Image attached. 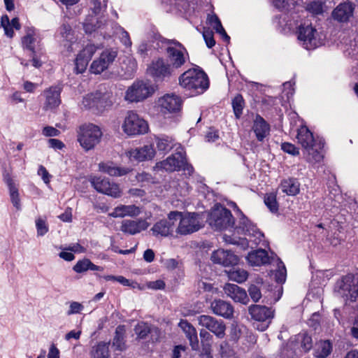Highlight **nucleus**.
Instances as JSON below:
<instances>
[{
  "label": "nucleus",
  "instance_id": "1",
  "mask_svg": "<svg viewBox=\"0 0 358 358\" xmlns=\"http://www.w3.org/2000/svg\"><path fill=\"white\" fill-rule=\"evenodd\" d=\"M106 9V0H92L90 10L95 16L89 15L83 22V29L87 34H99L103 38L110 37L114 34L113 31V22H107L105 19L97 17L96 15L102 13Z\"/></svg>",
  "mask_w": 358,
  "mask_h": 358
},
{
  "label": "nucleus",
  "instance_id": "2",
  "mask_svg": "<svg viewBox=\"0 0 358 358\" xmlns=\"http://www.w3.org/2000/svg\"><path fill=\"white\" fill-rule=\"evenodd\" d=\"M296 14H283L280 17V23L289 31L298 28L297 38L301 45L306 50H313L319 45V41L316 37L317 30L311 24H299Z\"/></svg>",
  "mask_w": 358,
  "mask_h": 358
},
{
  "label": "nucleus",
  "instance_id": "3",
  "mask_svg": "<svg viewBox=\"0 0 358 358\" xmlns=\"http://www.w3.org/2000/svg\"><path fill=\"white\" fill-rule=\"evenodd\" d=\"M180 87L189 91L192 95L203 94L209 87L207 74L199 66L189 69L178 78Z\"/></svg>",
  "mask_w": 358,
  "mask_h": 358
},
{
  "label": "nucleus",
  "instance_id": "4",
  "mask_svg": "<svg viewBox=\"0 0 358 358\" xmlns=\"http://www.w3.org/2000/svg\"><path fill=\"white\" fill-rule=\"evenodd\" d=\"M296 138L299 144L301 145L306 152V160L312 164L320 163L323 159L321 150L324 143L315 139L313 133L306 126L298 129Z\"/></svg>",
  "mask_w": 358,
  "mask_h": 358
},
{
  "label": "nucleus",
  "instance_id": "5",
  "mask_svg": "<svg viewBox=\"0 0 358 358\" xmlns=\"http://www.w3.org/2000/svg\"><path fill=\"white\" fill-rule=\"evenodd\" d=\"M112 93L105 84L99 86V88L92 93L85 96L82 101V106L86 109H92L102 111L112 104Z\"/></svg>",
  "mask_w": 358,
  "mask_h": 358
},
{
  "label": "nucleus",
  "instance_id": "6",
  "mask_svg": "<svg viewBox=\"0 0 358 358\" xmlns=\"http://www.w3.org/2000/svg\"><path fill=\"white\" fill-rule=\"evenodd\" d=\"M165 43L174 45V46L169 45L166 49V61L178 74L182 66L189 61V53L185 46L178 41L166 39Z\"/></svg>",
  "mask_w": 358,
  "mask_h": 358
},
{
  "label": "nucleus",
  "instance_id": "7",
  "mask_svg": "<svg viewBox=\"0 0 358 358\" xmlns=\"http://www.w3.org/2000/svg\"><path fill=\"white\" fill-rule=\"evenodd\" d=\"M209 224L216 230L233 228L235 221L229 210L220 204H216L208 217Z\"/></svg>",
  "mask_w": 358,
  "mask_h": 358
},
{
  "label": "nucleus",
  "instance_id": "8",
  "mask_svg": "<svg viewBox=\"0 0 358 358\" xmlns=\"http://www.w3.org/2000/svg\"><path fill=\"white\" fill-rule=\"evenodd\" d=\"M336 293L345 300L355 301L358 297V273H349L337 282Z\"/></svg>",
  "mask_w": 358,
  "mask_h": 358
},
{
  "label": "nucleus",
  "instance_id": "9",
  "mask_svg": "<svg viewBox=\"0 0 358 358\" xmlns=\"http://www.w3.org/2000/svg\"><path fill=\"white\" fill-rule=\"evenodd\" d=\"M101 136L102 132L98 126L92 124L83 125L80 128L78 141L85 150H90L99 143Z\"/></svg>",
  "mask_w": 358,
  "mask_h": 358
},
{
  "label": "nucleus",
  "instance_id": "10",
  "mask_svg": "<svg viewBox=\"0 0 358 358\" xmlns=\"http://www.w3.org/2000/svg\"><path fill=\"white\" fill-rule=\"evenodd\" d=\"M24 35L21 38V45L23 50H29L31 53H44L43 38L34 27H27L24 29Z\"/></svg>",
  "mask_w": 358,
  "mask_h": 358
},
{
  "label": "nucleus",
  "instance_id": "11",
  "mask_svg": "<svg viewBox=\"0 0 358 358\" xmlns=\"http://www.w3.org/2000/svg\"><path fill=\"white\" fill-rule=\"evenodd\" d=\"M180 216L177 217L176 224L178 225L176 229L177 234L187 235L197 231L200 229L199 215L196 213H186L178 211Z\"/></svg>",
  "mask_w": 358,
  "mask_h": 358
},
{
  "label": "nucleus",
  "instance_id": "12",
  "mask_svg": "<svg viewBox=\"0 0 358 358\" xmlns=\"http://www.w3.org/2000/svg\"><path fill=\"white\" fill-rule=\"evenodd\" d=\"M148 73L157 82L168 80L177 74L170 66L167 61L159 57L153 60L148 68Z\"/></svg>",
  "mask_w": 358,
  "mask_h": 358
},
{
  "label": "nucleus",
  "instance_id": "13",
  "mask_svg": "<svg viewBox=\"0 0 358 358\" xmlns=\"http://www.w3.org/2000/svg\"><path fill=\"white\" fill-rule=\"evenodd\" d=\"M153 92V87L149 83L136 81L127 89L124 98L129 102H139L151 96Z\"/></svg>",
  "mask_w": 358,
  "mask_h": 358
},
{
  "label": "nucleus",
  "instance_id": "14",
  "mask_svg": "<svg viewBox=\"0 0 358 358\" xmlns=\"http://www.w3.org/2000/svg\"><path fill=\"white\" fill-rule=\"evenodd\" d=\"M124 131L129 136L143 134L148 130L147 122L136 113L129 111L122 125Z\"/></svg>",
  "mask_w": 358,
  "mask_h": 358
},
{
  "label": "nucleus",
  "instance_id": "15",
  "mask_svg": "<svg viewBox=\"0 0 358 358\" xmlns=\"http://www.w3.org/2000/svg\"><path fill=\"white\" fill-rule=\"evenodd\" d=\"M92 186L98 192L114 198L121 196L122 192L117 184L110 182L108 178L92 176L90 179Z\"/></svg>",
  "mask_w": 358,
  "mask_h": 358
},
{
  "label": "nucleus",
  "instance_id": "16",
  "mask_svg": "<svg viewBox=\"0 0 358 358\" xmlns=\"http://www.w3.org/2000/svg\"><path fill=\"white\" fill-rule=\"evenodd\" d=\"M199 324L212 332L217 338L222 339L226 334V324L222 320L207 315H201L197 317Z\"/></svg>",
  "mask_w": 358,
  "mask_h": 358
},
{
  "label": "nucleus",
  "instance_id": "17",
  "mask_svg": "<svg viewBox=\"0 0 358 358\" xmlns=\"http://www.w3.org/2000/svg\"><path fill=\"white\" fill-rule=\"evenodd\" d=\"M180 216L178 211H171L168 214L167 219H163L156 222L151 229L155 236L166 237L172 235L176 228V220Z\"/></svg>",
  "mask_w": 358,
  "mask_h": 358
},
{
  "label": "nucleus",
  "instance_id": "18",
  "mask_svg": "<svg viewBox=\"0 0 358 358\" xmlns=\"http://www.w3.org/2000/svg\"><path fill=\"white\" fill-rule=\"evenodd\" d=\"M185 157V152L183 148L181 145H178V148L175 150V153L165 160L157 163L156 166L169 172L179 171L184 166Z\"/></svg>",
  "mask_w": 358,
  "mask_h": 358
},
{
  "label": "nucleus",
  "instance_id": "19",
  "mask_svg": "<svg viewBox=\"0 0 358 358\" xmlns=\"http://www.w3.org/2000/svg\"><path fill=\"white\" fill-rule=\"evenodd\" d=\"M248 311L253 320L263 322L260 324V327L259 326L257 327V329L262 331L268 328L274 315L273 310L265 306L252 305L249 307Z\"/></svg>",
  "mask_w": 358,
  "mask_h": 358
},
{
  "label": "nucleus",
  "instance_id": "20",
  "mask_svg": "<svg viewBox=\"0 0 358 358\" xmlns=\"http://www.w3.org/2000/svg\"><path fill=\"white\" fill-rule=\"evenodd\" d=\"M117 56V51L114 49H106L101 52L99 57L94 60L90 66V71L94 74H100L114 62Z\"/></svg>",
  "mask_w": 358,
  "mask_h": 358
},
{
  "label": "nucleus",
  "instance_id": "21",
  "mask_svg": "<svg viewBox=\"0 0 358 358\" xmlns=\"http://www.w3.org/2000/svg\"><path fill=\"white\" fill-rule=\"evenodd\" d=\"M238 229H241L245 235L248 236L249 241L255 245H258L264 241V234L245 216L240 219Z\"/></svg>",
  "mask_w": 358,
  "mask_h": 358
},
{
  "label": "nucleus",
  "instance_id": "22",
  "mask_svg": "<svg viewBox=\"0 0 358 358\" xmlns=\"http://www.w3.org/2000/svg\"><path fill=\"white\" fill-rule=\"evenodd\" d=\"M99 48V45L88 44L78 53L75 61L77 73H82L86 70L89 61Z\"/></svg>",
  "mask_w": 358,
  "mask_h": 358
},
{
  "label": "nucleus",
  "instance_id": "23",
  "mask_svg": "<svg viewBox=\"0 0 358 358\" xmlns=\"http://www.w3.org/2000/svg\"><path fill=\"white\" fill-rule=\"evenodd\" d=\"M276 255L269 256L264 249H258L248 253L246 257L248 263L252 266H261L266 264H272L275 259Z\"/></svg>",
  "mask_w": 358,
  "mask_h": 358
},
{
  "label": "nucleus",
  "instance_id": "24",
  "mask_svg": "<svg viewBox=\"0 0 358 358\" xmlns=\"http://www.w3.org/2000/svg\"><path fill=\"white\" fill-rule=\"evenodd\" d=\"M158 104L162 112L175 113L180 110L182 100L177 95L167 94L159 99Z\"/></svg>",
  "mask_w": 358,
  "mask_h": 358
},
{
  "label": "nucleus",
  "instance_id": "25",
  "mask_svg": "<svg viewBox=\"0 0 358 358\" xmlns=\"http://www.w3.org/2000/svg\"><path fill=\"white\" fill-rule=\"evenodd\" d=\"M211 260L215 264L229 266L237 264L238 257L230 250L218 249L212 253Z\"/></svg>",
  "mask_w": 358,
  "mask_h": 358
},
{
  "label": "nucleus",
  "instance_id": "26",
  "mask_svg": "<svg viewBox=\"0 0 358 358\" xmlns=\"http://www.w3.org/2000/svg\"><path fill=\"white\" fill-rule=\"evenodd\" d=\"M210 310L215 315L225 319H231L234 313V307L230 302L220 299L211 302Z\"/></svg>",
  "mask_w": 358,
  "mask_h": 358
},
{
  "label": "nucleus",
  "instance_id": "27",
  "mask_svg": "<svg viewBox=\"0 0 358 358\" xmlns=\"http://www.w3.org/2000/svg\"><path fill=\"white\" fill-rule=\"evenodd\" d=\"M148 222L143 219L124 220L122 222L120 230L129 235H134L148 229Z\"/></svg>",
  "mask_w": 358,
  "mask_h": 358
},
{
  "label": "nucleus",
  "instance_id": "28",
  "mask_svg": "<svg viewBox=\"0 0 358 358\" xmlns=\"http://www.w3.org/2000/svg\"><path fill=\"white\" fill-rule=\"evenodd\" d=\"M354 9V5L350 2L341 3L334 9L331 16L334 20L345 22L352 16Z\"/></svg>",
  "mask_w": 358,
  "mask_h": 358
},
{
  "label": "nucleus",
  "instance_id": "29",
  "mask_svg": "<svg viewBox=\"0 0 358 358\" xmlns=\"http://www.w3.org/2000/svg\"><path fill=\"white\" fill-rule=\"evenodd\" d=\"M61 87L59 86H52L44 91L45 101L44 103L45 110H52L57 108L61 103L60 93Z\"/></svg>",
  "mask_w": 358,
  "mask_h": 358
},
{
  "label": "nucleus",
  "instance_id": "30",
  "mask_svg": "<svg viewBox=\"0 0 358 358\" xmlns=\"http://www.w3.org/2000/svg\"><path fill=\"white\" fill-rule=\"evenodd\" d=\"M224 293L235 302L247 303L248 298L245 290L236 285L227 283L224 287Z\"/></svg>",
  "mask_w": 358,
  "mask_h": 358
},
{
  "label": "nucleus",
  "instance_id": "31",
  "mask_svg": "<svg viewBox=\"0 0 358 358\" xmlns=\"http://www.w3.org/2000/svg\"><path fill=\"white\" fill-rule=\"evenodd\" d=\"M252 129L257 139L260 142H262L270 133L269 124L259 115L255 116Z\"/></svg>",
  "mask_w": 358,
  "mask_h": 358
},
{
  "label": "nucleus",
  "instance_id": "32",
  "mask_svg": "<svg viewBox=\"0 0 358 358\" xmlns=\"http://www.w3.org/2000/svg\"><path fill=\"white\" fill-rule=\"evenodd\" d=\"M155 155V150L151 145H146L141 148L131 150L129 152V157L138 162L150 160L154 157Z\"/></svg>",
  "mask_w": 358,
  "mask_h": 358
},
{
  "label": "nucleus",
  "instance_id": "33",
  "mask_svg": "<svg viewBox=\"0 0 358 358\" xmlns=\"http://www.w3.org/2000/svg\"><path fill=\"white\" fill-rule=\"evenodd\" d=\"M179 327L183 330L186 337L189 341V344L194 350L199 349V340L196 329L187 320H181L179 322Z\"/></svg>",
  "mask_w": 358,
  "mask_h": 358
},
{
  "label": "nucleus",
  "instance_id": "34",
  "mask_svg": "<svg viewBox=\"0 0 358 358\" xmlns=\"http://www.w3.org/2000/svg\"><path fill=\"white\" fill-rule=\"evenodd\" d=\"M99 171L110 176L116 177L125 176L130 172L129 169L117 166L112 162H100L99 164Z\"/></svg>",
  "mask_w": 358,
  "mask_h": 358
},
{
  "label": "nucleus",
  "instance_id": "35",
  "mask_svg": "<svg viewBox=\"0 0 358 358\" xmlns=\"http://www.w3.org/2000/svg\"><path fill=\"white\" fill-rule=\"evenodd\" d=\"M155 143L158 151L167 153L173 148L180 145L175 142V140L166 135H161L155 137Z\"/></svg>",
  "mask_w": 358,
  "mask_h": 358
},
{
  "label": "nucleus",
  "instance_id": "36",
  "mask_svg": "<svg viewBox=\"0 0 358 358\" xmlns=\"http://www.w3.org/2000/svg\"><path fill=\"white\" fill-rule=\"evenodd\" d=\"M139 213V208L134 205H120L115 207L113 211L109 213V216L113 217H123L125 216H136Z\"/></svg>",
  "mask_w": 358,
  "mask_h": 358
},
{
  "label": "nucleus",
  "instance_id": "37",
  "mask_svg": "<svg viewBox=\"0 0 358 358\" xmlns=\"http://www.w3.org/2000/svg\"><path fill=\"white\" fill-rule=\"evenodd\" d=\"M59 34L63 38L62 43L66 47L67 51L72 52L74 37L71 27L69 24H63L59 28Z\"/></svg>",
  "mask_w": 358,
  "mask_h": 358
},
{
  "label": "nucleus",
  "instance_id": "38",
  "mask_svg": "<svg viewBox=\"0 0 358 358\" xmlns=\"http://www.w3.org/2000/svg\"><path fill=\"white\" fill-rule=\"evenodd\" d=\"M300 184L296 178L285 179L281 182L280 187L287 195L294 196L299 194Z\"/></svg>",
  "mask_w": 358,
  "mask_h": 358
},
{
  "label": "nucleus",
  "instance_id": "39",
  "mask_svg": "<svg viewBox=\"0 0 358 358\" xmlns=\"http://www.w3.org/2000/svg\"><path fill=\"white\" fill-rule=\"evenodd\" d=\"M332 350V344L329 340L320 341L316 343L314 355L317 358H326Z\"/></svg>",
  "mask_w": 358,
  "mask_h": 358
},
{
  "label": "nucleus",
  "instance_id": "40",
  "mask_svg": "<svg viewBox=\"0 0 358 358\" xmlns=\"http://www.w3.org/2000/svg\"><path fill=\"white\" fill-rule=\"evenodd\" d=\"M6 183L7 184L9 189L11 203L17 210H20L21 203L17 188L10 178L6 179Z\"/></svg>",
  "mask_w": 358,
  "mask_h": 358
},
{
  "label": "nucleus",
  "instance_id": "41",
  "mask_svg": "<svg viewBox=\"0 0 358 358\" xmlns=\"http://www.w3.org/2000/svg\"><path fill=\"white\" fill-rule=\"evenodd\" d=\"M76 273H80L88 270L91 271H103V268L94 264L90 259H83L79 260L73 268Z\"/></svg>",
  "mask_w": 358,
  "mask_h": 358
},
{
  "label": "nucleus",
  "instance_id": "42",
  "mask_svg": "<svg viewBox=\"0 0 358 358\" xmlns=\"http://www.w3.org/2000/svg\"><path fill=\"white\" fill-rule=\"evenodd\" d=\"M207 21L209 23V24L213 27L216 32H217L222 36L223 39L225 41L229 42L230 37L226 33L217 15H208L207 17Z\"/></svg>",
  "mask_w": 358,
  "mask_h": 358
},
{
  "label": "nucleus",
  "instance_id": "43",
  "mask_svg": "<svg viewBox=\"0 0 358 358\" xmlns=\"http://www.w3.org/2000/svg\"><path fill=\"white\" fill-rule=\"evenodd\" d=\"M92 358H110L109 343L100 342L91 351Z\"/></svg>",
  "mask_w": 358,
  "mask_h": 358
},
{
  "label": "nucleus",
  "instance_id": "44",
  "mask_svg": "<svg viewBox=\"0 0 358 358\" xmlns=\"http://www.w3.org/2000/svg\"><path fill=\"white\" fill-rule=\"evenodd\" d=\"M226 272L229 280L238 283L245 282L248 277V272L243 268L234 267Z\"/></svg>",
  "mask_w": 358,
  "mask_h": 358
},
{
  "label": "nucleus",
  "instance_id": "45",
  "mask_svg": "<svg viewBox=\"0 0 358 358\" xmlns=\"http://www.w3.org/2000/svg\"><path fill=\"white\" fill-rule=\"evenodd\" d=\"M124 327L118 326L115 329V335L113 340L115 350L122 351L125 349Z\"/></svg>",
  "mask_w": 358,
  "mask_h": 358
},
{
  "label": "nucleus",
  "instance_id": "46",
  "mask_svg": "<svg viewBox=\"0 0 358 358\" xmlns=\"http://www.w3.org/2000/svg\"><path fill=\"white\" fill-rule=\"evenodd\" d=\"M153 330L157 332L159 330L157 328L151 329L150 326L145 322H138L134 327L135 334L137 335L138 338L143 339L151 333Z\"/></svg>",
  "mask_w": 358,
  "mask_h": 358
},
{
  "label": "nucleus",
  "instance_id": "47",
  "mask_svg": "<svg viewBox=\"0 0 358 358\" xmlns=\"http://www.w3.org/2000/svg\"><path fill=\"white\" fill-rule=\"evenodd\" d=\"M272 264H275L277 267L275 273L276 281L279 283L284 282L286 279L287 271L283 262L275 256V259Z\"/></svg>",
  "mask_w": 358,
  "mask_h": 358
},
{
  "label": "nucleus",
  "instance_id": "48",
  "mask_svg": "<svg viewBox=\"0 0 358 358\" xmlns=\"http://www.w3.org/2000/svg\"><path fill=\"white\" fill-rule=\"evenodd\" d=\"M232 107L234 115L237 119L240 118L245 106L244 99L241 94H237L232 100Z\"/></svg>",
  "mask_w": 358,
  "mask_h": 358
},
{
  "label": "nucleus",
  "instance_id": "49",
  "mask_svg": "<svg viewBox=\"0 0 358 358\" xmlns=\"http://www.w3.org/2000/svg\"><path fill=\"white\" fill-rule=\"evenodd\" d=\"M124 66H122V71H124V76L125 78H131L134 76V73L136 72L137 64L134 59H127V62L124 63Z\"/></svg>",
  "mask_w": 358,
  "mask_h": 358
},
{
  "label": "nucleus",
  "instance_id": "50",
  "mask_svg": "<svg viewBox=\"0 0 358 358\" xmlns=\"http://www.w3.org/2000/svg\"><path fill=\"white\" fill-rule=\"evenodd\" d=\"M264 203L272 213H276L278 210V204L276 195L273 193L266 194L264 196Z\"/></svg>",
  "mask_w": 358,
  "mask_h": 358
},
{
  "label": "nucleus",
  "instance_id": "51",
  "mask_svg": "<svg viewBox=\"0 0 358 358\" xmlns=\"http://www.w3.org/2000/svg\"><path fill=\"white\" fill-rule=\"evenodd\" d=\"M222 238L223 241L227 243L241 245L243 248L248 246V241L246 238L233 237L227 234H224Z\"/></svg>",
  "mask_w": 358,
  "mask_h": 358
},
{
  "label": "nucleus",
  "instance_id": "52",
  "mask_svg": "<svg viewBox=\"0 0 358 358\" xmlns=\"http://www.w3.org/2000/svg\"><path fill=\"white\" fill-rule=\"evenodd\" d=\"M306 10L313 15L323 13V3L320 1H313L307 4Z\"/></svg>",
  "mask_w": 358,
  "mask_h": 358
},
{
  "label": "nucleus",
  "instance_id": "53",
  "mask_svg": "<svg viewBox=\"0 0 358 358\" xmlns=\"http://www.w3.org/2000/svg\"><path fill=\"white\" fill-rule=\"evenodd\" d=\"M301 346L304 352H308L313 348V340L310 336L303 334L301 336Z\"/></svg>",
  "mask_w": 358,
  "mask_h": 358
},
{
  "label": "nucleus",
  "instance_id": "54",
  "mask_svg": "<svg viewBox=\"0 0 358 358\" xmlns=\"http://www.w3.org/2000/svg\"><path fill=\"white\" fill-rule=\"evenodd\" d=\"M248 293L254 302H257L262 298V293L258 286L251 285L248 288Z\"/></svg>",
  "mask_w": 358,
  "mask_h": 358
},
{
  "label": "nucleus",
  "instance_id": "55",
  "mask_svg": "<svg viewBox=\"0 0 358 358\" xmlns=\"http://www.w3.org/2000/svg\"><path fill=\"white\" fill-rule=\"evenodd\" d=\"M36 227L38 236H43L48 231V227L45 221L41 218H38L36 220Z\"/></svg>",
  "mask_w": 358,
  "mask_h": 358
},
{
  "label": "nucleus",
  "instance_id": "56",
  "mask_svg": "<svg viewBox=\"0 0 358 358\" xmlns=\"http://www.w3.org/2000/svg\"><path fill=\"white\" fill-rule=\"evenodd\" d=\"M281 148L284 152L291 154L294 156L298 155L299 154V149L294 145L289 143H282Z\"/></svg>",
  "mask_w": 358,
  "mask_h": 358
},
{
  "label": "nucleus",
  "instance_id": "57",
  "mask_svg": "<svg viewBox=\"0 0 358 358\" xmlns=\"http://www.w3.org/2000/svg\"><path fill=\"white\" fill-rule=\"evenodd\" d=\"M203 37L208 48H211L215 45V41L213 38V34L211 31L204 30L203 32Z\"/></svg>",
  "mask_w": 358,
  "mask_h": 358
},
{
  "label": "nucleus",
  "instance_id": "58",
  "mask_svg": "<svg viewBox=\"0 0 358 358\" xmlns=\"http://www.w3.org/2000/svg\"><path fill=\"white\" fill-rule=\"evenodd\" d=\"M84 308L83 306L76 301L71 302L69 306V310L67 311V315H71L80 313Z\"/></svg>",
  "mask_w": 358,
  "mask_h": 358
},
{
  "label": "nucleus",
  "instance_id": "59",
  "mask_svg": "<svg viewBox=\"0 0 358 358\" xmlns=\"http://www.w3.org/2000/svg\"><path fill=\"white\" fill-rule=\"evenodd\" d=\"M42 134L47 137L58 136L60 131L51 126H46L43 129Z\"/></svg>",
  "mask_w": 358,
  "mask_h": 358
},
{
  "label": "nucleus",
  "instance_id": "60",
  "mask_svg": "<svg viewBox=\"0 0 358 358\" xmlns=\"http://www.w3.org/2000/svg\"><path fill=\"white\" fill-rule=\"evenodd\" d=\"M120 41L121 42L126 46L130 47L131 45V41L129 37V35L127 31L124 30L122 28L120 27Z\"/></svg>",
  "mask_w": 358,
  "mask_h": 358
},
{
  "label": "nucleus",
  "instance_id": "61",
  "mask_svg": "<svg viewBox=\"0 0 358 358\" xmlns=\"http://www.w3.org/2000/svg\"><path fill=\"white\" fill-rule=\"evenodd\" d=\"M48 143L49 147L55 150H62L65 146L62 141L57 138H50L48 139Z\"/></svg>",
  "mask_w": 358,
  "mask_h": 358
},
{
  "label": "nucleus",
  "instance_id": "62",
  "mask_svg": "<svg viewBox=\"0 0 358 358\" xmlns=\"http://www.w3.org/2000/svg\"><path fill=\"white\" fill-rule=\"evenodd\" d=\"M273 3L279 10H286L289 6L291 0H273Z\"/></svg>",
  "mask_w": 358,
  "mask_h": 358
},
{
  "label": "nucleus",
  "instance_id": "63",
  "mask_svg": "<svg viewBox=\"0 0 358 358\" xmlns=\"http://www.w3.org/2000/svg\"><path fill=\"white\" fill-rule=\"evenodd\" d=\"M38 174L41 176L43 180L45 183H48L50 182V174L46 170V169L41 165L38 170Z\"/></svg>",
  "mask_w": 358,
  "mask_h": 358
},
{
  "label": "nucleus",
  "instance_id": "64",
  "mask_svg": "<svg viewBox=\"0 0 358 358\" xmlns=\"http://www.w3.org/2000/svg\"><path fill=\"white\" fill-rule=\"evenodd\" d=\"M48 358H59V350L54 345L50 348Z\"/></svg>",
  "mask_w": 358,
  "mask_h": 358
}]
</instances>
